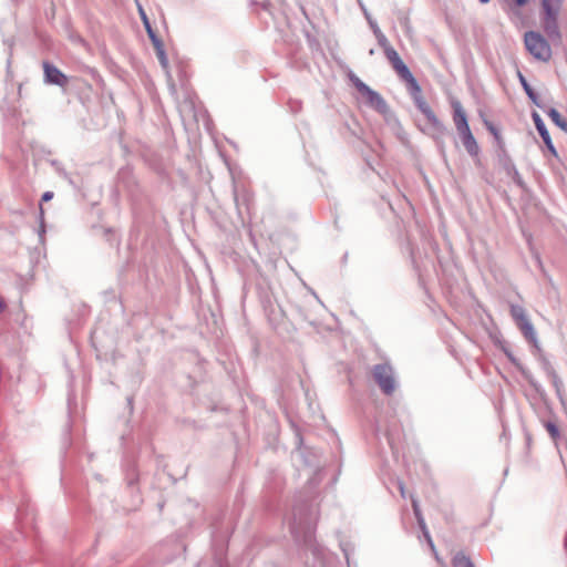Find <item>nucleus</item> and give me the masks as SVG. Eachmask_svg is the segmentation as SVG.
Listing matches in <instances>:
<instances>
[{
  "instance_id": "nucleus-9",
  "label": "nucleus",
  "mask_w": 567,
  "mask_h": 567,
  "mask_svg": "<svg viewBox=\"0 0 567 567\" xmlns=\"http://www.w3.org/2000/svg\"><path fill=\"white\" fill-rule=\"evenodd\" d=\"M511 315L513 319L516 321L518 327L522 329L525 338L532 342V326L529 324L525 309L518 305L511 306Z\"/></svg>"
},
{
  "instance_id": "nucleus-1",
  "label": "nucleus",
  "mask_w": 567,
  "mask_h": 567,
  "mask_svg": "<svg viewBox=\"0 0 567 567\" xmlns=\"http://www.w3.org/2000/svg\"><path fill=\"white\" fill-rule=\"evenodd\" d=\"M564 0H539L540 14L546 34L550 39H558L559 31L557 19Z\"/></svg>"
},
{
  "instance_id": "nucleus-35",
  "label": "nucleus",
  "mask_w": 567,
  "mask_h": 567,
  "mask_svg": "<svg viewBox=\"0 0 567 567\" xmlns=\"http://www.w3.org/2000/svg\"><path fill=\"white\" fill-rule=\"evenodd\" d=\"M295 107H297L296 110H299L301 107V104L298 102L297 104H295Z\"/></svg>"
},
{
  "instance_id": "nucleus-15",
  "label": "nucleus",
  "mask_w": 567,
  "mask_h": 567,
  "mask_svg": "<svg viewBox=\"0 0 567 567\" xmlns=\"http://www.w3.org/2000/svg\"><path fill=\"white\" fill-rule=\"evenodd\" d=\"M504 168H505V171H506L507 175H508L509 177H512V178H513V181H514L518 186H520V187H524V186H525V184H524V182H523L522 177L519 176V174H518V172H517L516 167H515L512 163H505V164H504Z\"/></svg>"
},
{
  "instance_id": "nucleus-14",
  "label": "nucleus",
  "mask_w": 567,
  "mask_h": 567,
  "mask_svg": "<svg viewBox=\"0 0 567 567\" xmlns=\"http://www.w3.org/2000/svg\"><path fill=\"white\" fill-rule=\"evenodd\" d=\"M235 200H236L237 208L239 210L244 206L246 208L247 213L250 212V206H251L252 198H251V195L249 193L244 192L241 195H237L235 197Z\"/></svg>"
},
{
  "instance_id": "nucleus-34",
  "label": "nucleus",
  "mask_w": 567,
  "mask_h": 567,
  "mask_svg": "<svg viewBox=\"0 0 567 567\" xmlns=\"http://www.w3.org/2000/svg\"><path fill=\"white\" fill-rule=\"evenodd\" d=\"M4 309V303L0 300V312Z\"/></svg>"
},
{
  "instance_id": "nucleus-20",
  "label": "nucleus",
  "mask_w": 567,
  "mask_h": 567,
  "mask_svg": "<svg viewBox=\"0 0 567 567\" xmlns=\"http://www.w3.org/2000/svg\"><path fill=\"white\" fill-rule=\"evenodd\" d=\"M416 520H417V524H419L420 528L422 529V532H423V534H424V536H425V538H426V540H427L429 545H430V546H431V548L434 550V544H433L432 538H431V536H430V534H429V532H427V529H426V525H425V520H424V518H423V517H420V518H419V519H416Z\"/></svg>"
},
{
  "instance_id": "nucleus-12",
  "label": "nucleus",
  "mask_w": 567,
  "mask_h": 567,
  "mask_svg": "<svg viewBox=\"0 0 567 567\" xmlns=\"http://www.w3.org/2000/svg\"><path fill=\"white\" fill-rule=\"evenodd\" d=\"M463 146L472 157H477L480 154V146L471 131L460 134Z\"/></svg>"
},
{
  "instance_id": "nucleus-4",
  "label": "nucleus",
  "mask_w": 567,
  "mask_h": 567,
  "mask_svg": "<svg viewBox=\"0 0 567 567\" xmlns=\"http://www.w3.org/2000/svg\"><path fill=\"white\" fill-rule=\"evenodd\" d=\"M413 95V101L417 110L425 116L427 123L433 130L436 136H443L446 134V126L439 120L435 115L434 111L431 109L429 103L424 100L421 94V87L419 86V91L411 90Z\"/></svg>"
},
{
  "instance_id": "nucleus-2",
  "label": "nucleus",
  "mask_w": 567,
  "mask_h": 567,
  "mask_svg": "<svg viewBox=\"0 0 567 567\" xmlns=\"http://www.w3.org/2000/svg\"><path fill=\"white\" fill-rule=\"evenodd\" d=\"M348 79L351 81L358 92L364 97L368 106L383 115L389 112V106L385 100L377 91L372 90L364 82H362L352 71L348 72Z\"/></svg>"
},
{
  "instance_id": "nucleus-31",
  "label": "nucleus",
  "mask_w": 567,
  "mask_h": 567,
  "mask_svg": "<svg viewBox=\"0 0 567 567\" xmlns=\"http://www.w3.org/2000/svg\"><path fill=\"white\" fill-rule=\"evenodd\" d=\"M144 21H145V27H146L148 37H151V34H155V32L152 30L150 23L147 22L146 18H144Z\"/></svg>"
},
{
  "instance_id": "nucleus-7",
  "label": "nucleus",
  "mask_w": 567,
  "mask_h": 567,
  "mask_svg": "<svg viewBox=\"0 0 567 567\" xmlns=\"http://www.w3.org/2000/svg\"><path fill=\"white\" fill-rule=\"evenodd\" d=\"M43 72H44V82L47 84H53L61 87L68 85L69 80L68 76L59 70L54 64L49 61H43L42 63Z\"/></svg>"
},
{
  "instance_id": "nucleus-13",
  "label": "nucleus",
  "mask_w": 567,
  "mask_h": 567,
  "mask_svg": "<svg viewBox=\"0 0 567 567\" xmlns=\"http://www.w3.org/2000/svg\"><path fill=\"white\" fill-rule=\"evenodd\" d=\"M452 567H475L473 560L464 551H457L451 559Z\"/></svg>"
},
{
  "instance_id": "nucleus-3",
  "label": "nucleus",
  "mask_w": 567,
  "mask_h": 567,
  "mask_svg": "<svg viewBox=\"0 0 567 567\" xmlns=\"http://www.w3.org/2000/svg\"><path fill=\"white\" fill-rule=\"evenodd\" d=\"M371 373L374 382L384 395H392L396 390V380L392 365L388 362L372 367Z\"/></svg>"
},
{
  "instance_id": "nucleus-33",
  "label": "nucleus",
  "mask_w": 567,
  "mask_h": 567,
  "mask_svg": "<svg viewBox=\"0 0 567 567\" xmlns=\"http://www.w3.org/2000/svg\"><path fill=\"white\" fill-rule=\"evenodd\" d=\"M525 237H526V243H527L528 245H532V235H526V234H525Z\"/></svg>"
},
{
  "instance_id": "nucleus-39",
  "label": "nucleus",
  "mask_w": 567,
  "mask_h": 567,
  "mask_svg": "<svg viewBox=\"0 0 567 567\" xmlns=\"http://www.w3.org/2000/svg\"><path fill=\"white\" fill-rule=\"evenodd\" d=\"M534 348H537L536 340L533 341Z\"/></svg>"
},
{
  "instance_id": "nucleus-28",
  "label": "nucleus",
  "mask_w": 567,
  "mask_h": 567,
  "mask_svg": "<svg viewBox=\"0 0 567 567\" xmlns=\"http://www.w3.org/2000/svg\"><path fill=\"white\" fill-rule=\"evenodd\" d=\"M312 534H313V528H309V529L305 533L302 540H303L305 543H309V542H311Z\"/></svg>"
},
{
  "instance_id": "nucleus-11",
  "label": "nucleus",
  "mask_w": 567,
  "mask_h": 567,
  "mask_svg": "<svg viewBox=\"0 0 567 567\" xmlns=\"http://www.w3.org/2000/svg\"><path fill=\"white\" fill-rule=\"evenodd\" d=\"M534 124H535V126H536V128H537V131H538L539 135L542 136V138H543L544 143L546 144V146H547L548 151H549L553 155L557 156V152H556V150H555V147H554V144H553V142H551V138H550V136H549V133H548V131L546 130L545 124H544V122L542 121V118L539 117V115H538L537 113H535V112H534Z\"/></svg>"
},
{
  "instance_id": "nucleus-6",
  "label": "nucleus",
  "mask_w": 567,
  "mask_h": 567,
  "mask_svg": "<svg viewBox=\"0 0 567 567\" xmlns=\"http://www.w3.org/2000/svg\"><path fill=\"white\" fill-rule=\"evenodd\" d=\"M384 55L399 78L408 84L410 90L419 91V83L416 79L413 76L406 64L402 61L395 49L393 47L386 48Z\"/></svg>"
},
{
  "instance_id": "nucleus-18",
  "label": "nucleus",
  "mask_w": 567,
  "mask_h": 567,
  "mask_svg": "<svg viewBox=\"0 0 567 567\" xmlns=\"http://www.w3.org/2000/svg\"><path fill=\"white\" fill-rule=\"evenodd\" d=\"M549 116L553 120V122L560 127L563 131L567 132V121H565L559 112L555 109H551L549 111Z\"/></svg>"
},
{
  "instance_id": "nucleus-17",
  "label": "nucleus",
  "mask_w": 567,
  "mask_h": 567,
  "mask_svg": "<svg viewBox=\"0 0 567 567\" xmlns=\"http://www.w3.org/2000/svg\"><path fill=\"white\" fill-rule=\"evenodd\" d=\"M515 75L517 80L519 81L523 90L527 94L529 99H532V84L527 81V79L523 75L519 69L516 68Z\"/></svg>"
},
{
  "instance_id": "nucleus-32",
  "label": "nucleus",
  "mask_w": 567,
  "mask_h": 567,
  "mask_svg": "<svg viewBox=\"0 0 567 567\" xmlns=\"http://www.w3.org/2000/svg\"><path fill=\"white\" fill-rule=\"evenodd\" d=\"M399 488H400L401 496H402V497H405V488H404L403 483H400V484H399Z\"/></svg>"
},
{
  "instance_id": "nucleus-36",
  "label": "nucleus",
  "mask_w": 567,
  "mask_h": 567,
  "mask_svg": "<svg viewBox=\"0 0 567 567\" xmlns=\"http://www.w3.org/2000/svg\"><path fill=\"white\" fill-rule=\"evenodd\" d=\"M295 107H297L296 110H299L301 107V104L298 102L297 104H295Z\"/></svg>"
},
{
  "instance_id": "nucleus-37",
  "label": "nucleus",
  "mask_w": 567,
  "mask_h": 567,
  "mask_svg": "<svg viewBox=\"0 0 567 567\" xmlns=\"http://www.w3.org/2000/svg\"><path fill=\"white\" fill-rule=\"evenodd\" d=\"M481 3H487L489 0H480Z\"/></svg>"
},
{
  "instance_id": "nucleus-10",
  "label": "nucleus",
  "mask_w": 567,
  "mask_h": 567,
  "mask_svg": "<svg viewBox=\"0 0 567 567\" xmlns=\"http://www.w3.org/2000/svg\"><path fill=\"white\" fill-rule=\"evenodd\" d=\"M551 58L549 43L539 34L534 32V59L547 62Z\"/></svg>"
},
{
  "instance_id": "nucleus-22",
  "label": "nucleus",
  "mask_w": 567,
  "mask_h": 567,
  "mask_svg": "<svg viewBox=\"0 0 567 567\" xmlns=\"http://www.w3.org/2000/svg\"><path fill=\"white\" fill-rule=\"evenodd\" d=\"M411 503L415 518L419 519L420 517H423L419 505V501L415 497L411 496Z\"/></svg>"
},
{
  "instance_id": "nucleus-29",
  "label": "nucleus",
  "mask_w": 567,
  "mask_h": 567,
  "mask_svg": "<svg viewBox=\"0 0 567 567\" xmlns=\"http://www.w3.org/2000/svg\"><path fill=\"white\" fill-rule=\"evenodd\" d=\"M540 359L543 361L545 370L548 372L549 375H553L554 372H553L551 368L549 367V363L547 362V360L543 357Z\"/></svg>"
},
{
  "instance_id": "nucleus-26",
  "label": "nucleus",
  "mask_w": 567,
  "mask_h": 567,
  "mask_svg": "<svg viewBox=\"0 0 567 567\" xmlns=\"http://www.w3.org/2000/svg\"><path fill=\"white\" fill-rule=\"evenodd\" d=\"M291 533L297 539H300V526L297 524L296 519L291 524Z\"/></svg>"
},
{
  "instance_id": "nucleus-24",
  "label": "nucleus",
  "mask_w": 567,
  "mask_h": 567,
  "mask_svg": "<svg viewBox=\"0 0 567 567\" xmlns=\"http://www.w3.org/2000/svg\"><path fill=\"white\" fill-rule=\"evenodd\" d=\"M546 429H547V431L549 432V434H550V436L553 439H556L558 436V429H557V426L555 424L547 423L546 424Z\"/></svg>"
},
{
  "instance_id": "nucleus-16",
  "label": "nucleus",
  "mask_w": 567,
  "mask_h": 567,
  "mask_svg": "<svg viewBox=\"0 0 567 567\" xmlns=\"http://www.w3.org/2000/svg\"><path fill=\"white\" fill-rule=\"evenodd\" d=\"M371 27L373 29V33L377 37L378 43L382 48L383 52L386 50V48H391L392 45L388 41L386 37L381 32L379 27L374 23H371Z\"/></svg>"
},
{
  "instance_id": "nucleus-25",
  "label": "nucleus",
  "mask_w": 567,
  "mask_h": 567,
  "mask_svg": "<svg viewBox=\"0 0 567 567\" xmlns=\"http://www.w3.org/2000/svg\"><path fill=\"white\" fill-rule=\"evenodd\" d=\"M150 39L155 49L164 47L162 40L156 34H151Z\"/></svg>"
},
{
  "instance_id": "nucleus-38",
  "label": "nucleus",
  "mask_w": 567,
  "mask_h": 567,
  "mask_svg": "<svg viewBox=\"0 0 567 567\" xmlns=\"http://www.w3.org/2000/svg\"><path fill=\"white\" fill-rule=\"evenodd\" d=\"M533 101H534V104H536V95L534 94V97H533Z\"/></svg>"
},
{
  "instance_id": "nucleus-5",
  "label": "nucleus",
  "mask_w": 567,
  "mask_h": 567,
  "mask_svg": "<svg viewBox=\"0 0 567 567\" xmlns=\"http://www.w3.org/2000/svg\"><path fill=\"white\" fill-rule=\"evenodd\" d=\"M384 55L399 78L408 84L410 90L419 91V83L416 79L413 76L406 64L402 61L395 49L393 47L386 48Z\"/></svg>"
},
{
  "instance_id": "nucleus-21",
  "label": "nucleus",
  "mask_w": 567,
  "mask_h": 567,
  "mask_svg": "<svg viewBox=\"0 0 567 567\" xmlns=\"http://www.w3.org/2000/svg\"><path fill=\"white\" fill-rule=\"evenodd\" d=\"M484 124H485L487 131L495 137V140L497 142H499L501 141V134H499V131L497 130V127L493 123L487 121V120L484 121Z\"/></svg>"
},
{
  "instance_id": "nucleus-19",
  "label": "nucleus",
  "mask_w": 567,
  "mask_h": 567,
  "mask_svg": "<svg viewBox=\"0 0 567 567\" xmlns=\"http://www.w3.org/2000/svg\"><path fill=\"white\" fill-rule=\"evenodd\" d=\"M155 51H156V55L158 58L161 65L164 69H167L168 68V59H167L166 52L164 50V47L155 49Z\"/></svg>"
},
{
  "instance_id": "nucleus-23",
  "label": "nucleus",
  "mask_w": 567,
  "mask_h": 567,
  "mask_svg": "<svg viewBox=\"0 0 567 567\" xmlns=\"http://www.w3.org/2000/svg\"><path fill=\"white\" fill-rule=\"evenodd\" d=\"M524 44L526 50L532 53V30L524 32Z\"/></svg>"
},
{
  "instance_id": "nucleus-30",
  "label": "nucleus",
  "mask_w": 567,
  "mask_h": 567,
  "mask_svg": "<svg viewBox=\"0 0 567 567\" xmlns=\"http://www.w3.org/2000/svg\"><path fill=\"white\" fill-rule=\"evenodd\" d=\"M53 198V193L52 192H45L42 197H41V200L42 202H49Z\"/></svg>"
},
{
  "instance_id": "nucleus-27",
  "label": "nucleus",
  "mask_w": 567,
  "mask_h": 567,
  "mask_svg": "<svg viewBox=\"0 0 567 567\" xmlns=\"http://www.w3.org/2000/svg\"><path fill=\"white\" fill-rule=\"evenodd\" d=\"M39 219H40V227H41L42 231H44V209H43L42 205H40Z\"/></svg>"
},
{
  "instance_id": "nucleus-8",
  "label": "nucleus",
  "mask_w": 567,
  "mask_h": 567,
  "mask_svg": "<svg viewBox=\"0 0 567 567\" xmlns=\"http://www.w3.org/2000/svg\"><path fill=\"white\" fill-rule=\"evenodd\" d=\"M452 109H453V122L455 125V128L460 134L466 133L471 131L466 113L461 104L460 101L455 100L452 101Z\"/></svg>"
}]
</instances>
